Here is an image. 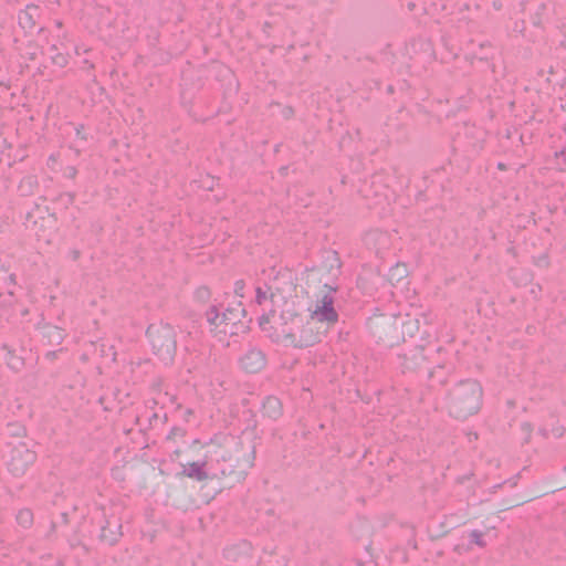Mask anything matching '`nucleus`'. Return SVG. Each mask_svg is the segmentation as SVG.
I'll return each mask as SVG.
<instances>
[{"mask_svg": "<svg viewBox=\"0 0 566 566\" xmlns=\"http://www.w3.org/2000/svg\"><path fill=\"white\" fill-rule=\"evenodd\" d=\"M272 304L269 313L259 319L262 332L273 342L292 347H307L318 343L336 324L333 290L323 283L318 270L300 275L281 272L268 287L256 290V300Z\"/></svg>", "mask_w": 566, "mask_h": 566, "instance_id": "nucleus-1", "label": "nucleus"}, {"mask_svg": "<svg viewBox=\"0 0 566 566\" xmlns=\"http://www.w3.org/2000/svg\"><path fill=\"white\" fill-rule=\"evenodd\" d=\"M175 453L181 475L198 481L216 480L219 488L240 482L253 465V452L243 450L242 442L231 436L217 437L207 444L195 441Z\"/></svg>", "mask_w": 566, "mask_h": 566, "instance_id": "nucleus-2", "label": "nucleus"}, {"mask_svg": "<svg viewBox=\"0 0 566 566\" xmlns=\"http://www.w3.org/2000/svg\"><path fill=\"white\" fill-rule=\"evenodd\" d=\"M483 392V387L476 379L457 381L446 394L444 407L448 415L458 420L476 415L482 408Z\"/></svg>", "mask_w": 566, "mask_h": 566, "instance_id": "nucleus-3", "label": "nucleus"}, {"mask_svg": "<svg viewBox=\"0 0 566 566\" xmlns=\"http://www.w3.org/2000/svg\"><path fill=\"white\" fill-rule=\"evenodd\" d=\"M368 327L373 336L388 346H395L412 337L419 331V321L408 314L405 315H374Z\"/></svg>", "mask_w": 566, "mask_h": 566, "instance_id": "nucleus-4", "label": "nucleus"}, {"mask_svg": "<svg viewBox=\"0 0 566 566\" xmlns=\"http://www.w3.org/2000/svg\"><path fill=\"white\" fill-rule=\"evenodd\" d=\"M244 308L241 303L228 308L223 313H219L216 308H211L207 313L210 332L216 337L223 340L228 336L244 334L248 325L244 321Z\"/></svg>", "mask_w": 566, "mask_h": 566, "instance_id": "nucleus-5", "label": "nucleus"}, {"mask_svg": "<svg viewBox=\"0 0 566 566\" xmlns=\"http://www.w3.org/2000/svg\"><path fill=\"white\" fill-rule=\"evenodd\" d=\"M7 469L14 476L23 475L36 460V453L24 440L8 443Z\"/></svg>", "mask_w": 566, "mask_h": 566, "instance_id": "nucleus-6", "label": "nucleus"}, {"mask_svg": "<svg viewBox=\"0 0 566 566\" xmlns=\"http://www.w3.org/2000/svg\"><path fill=\"white\" fill-rule=\"evenodd\" d=\"M147 335L157 356L166 363H170L176 354V339L172 327L169 325H151Z\"/></svg>", "mask_w": 566, "mask_h": 566, "instance_id": "nucleus-7", "label": "nucleus"}, {"mask_svg": "<svg viewBox=\"0 0 566 566\" xmlns=\"http://www.w3.org/2000/svg\"><path fill=\"white\" fill-rule=\"evenodd\" d=\"M265 365L266 358L264 354L258 349H251L240 358L241 368L249 374L261 371Z\"/></svg>", "mask_w": 566, "mask_h": 566, "instance_id": "nucleus-8", "label": "nucleus"}, {"mask_svg": "<svg viewBox=\"0 0 566 566\" xmlns=\"http://www.w3.org/2000/svg\"><path fill=\"white\" fill-rule=\"evenodd\" d=\"M40 19V8L35 4H28L19 13V24L27 32H33Z\"/></svg>", "mask_w": 566, "mask_h": 566, "instance_id": "nucleus-9", "label": "nucleus"}, {"mask_svg": "<svg viewBox=\"0 0 566 566\" xmlns=\"http://www.w3.org/2000/svg\"><path fill=\"white\" fill-rule=\"evenodd\" d=\"M409 275V270L405 263H396L392 265L387 273V281L391 285H397L406 280Z\"/></svg>", "mask_w": 566, "mask_h": 566, "instance_id": "nucleus-10", "label": "nucleus"}, {"mask_svg": "<svg viewBox=\"0 0 566 566\" xmlns=\"http://www.w3.org/2000/svg\"><path fill=\"white\" fill-rule=\"evenodd\" d=\"M264 410L270 417H279L282 412L281 403L275 398H269L264 403Z\"/></svg>", "mask_w": 566, "mask_h": 566, "instance_id": "nucleus-11", "label": "nucleus"}, {"mask_svg": "<svg viewBox=\"0 0 566 566\" xmlns=\"http://www.w3.org/2000/svg\"><path fill=\"white\" fill-rule=\"evenodd\" d=\"M38 216L42 220L40 228L51 227L54 223V218L46 210L38 208L30 217Z\"/></svg>", "mask_w": 566, "mask_h": 566, "instance_id": "nucleus-12", "label": "nucleus"}, {"mask_svg": "<svg viewBox=\"0 0 566 566\" xmlns=\"http://www.w3.org/2000/svg\"><path fill=\"white\" fill-rule=\"evenodd\" d=\"M17 521L20 525L28 527L33 522V514L30 510H27V509L21 510V511H19V513L17 515Z\"/></svg>", "mask_w": 566, "mask_h": 566, "instance_id": "nucleus-13", "label": "nucleus"}, {"mask_svg": "<svg viewBox=\"0 0 566 566\" xmlns=\"http://www.w3.org/2000/svg\"><path fill=\"white\" fill-rule=\"evenodd\" d=\"M195 297H196L198 301H200V302L205 303V302H207V301H209V300H210V297H211V291H210L208 287H206V286H201V287H199V289H197V290H196V292H195Z\"/></svg>", "mask_w": 566, "mask_h": 566, "instance_id": "nucleus-14", "label": "nucleus"}, {"mask_svg": "<svg viewBox=\"0 0 566 566\" xmlns=\"http://www.w3.org/2000/svg\"><path fill=\"white\" fill-rule=\"evenodd\" d=\"M245 282L243 280H237L233 285V292L238 297H244L245 294Z\"/></svg>", "mask_w": 566, "mask_h": 566, "instance_id": "nucleus-15", "label": "nucleus"}, {"mask_svg": "<svg viewBox=\"0 0 566 566\" xmlns=\"http://www.w3.org/2000/svg\"><path fill=\"white\" fill-rule=\"evenodd\" d=\"M22 359L18 356L11 355L10 360L8 361V365L14 369H19L22 366Z\"/></svg>", "mask_w": 566, "mask_h": 566, "instance_id": "nucleus-16", "label": "nucleus"}, {"mask_svg": "<svg viewBox=\"0 0 566 566\" xmlns=\"http://www.w3.org/2000/svg\"><path fill=\"white\" fill-rule=\"evenodd\" d=\"M176 434L182 437L184 432L181 430H179V429H175V430L171 431V436H176Z\"/></svg>", "mask_w": 566, "mask_h": 566, "instance_id": "nucleus-17", "label": "nucleus"}, {"mask_svg": "<svg viewBox=\"0 0 566 566\" xmlns=\"http://www.w3.org/2000/svg\"><path fill=\"white\" fill-rule=\"evenodd\" d=\"M56 27H57V28H62V22H61V21H57V22H56Z\"/></svg>", "mask_w": 566, "mask_h": 566, "instance_id": "nucleus-18", "label": "nucleus"}]
</instances>
